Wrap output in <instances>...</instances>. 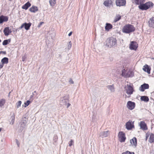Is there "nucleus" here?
I'll list each match as a JSON object with an SVG mask.
<instances>
[{"instance_id":"43","label":"nucleus","mask_w":154,"mask_h":154,"mask_svg":"<svg viewBox=\"0 0 154 154\" xmlns=\"http://www.w3.org/2000/svg\"><path fill=\"white\" fill-rule=\"evenodd\" d=\"M72 34V32H70L68 34L69 36H70Z\"/></svg>"},{"instance_id":"34","label":"nucleus","mask_w":154,"mask_h":154,"mask_svg":"<svg viewBox=\"0 0 154 154\" xmlns=\"http://www.w3.org/2000/svg\"><path fill=\"white\" fill-rule=\"evenodd\" d=\"M122 154H135L134 152H131L128 151H127L125 152H123Z\"/></svg>"},{"instance_id":"21","label":"nucleus","mask_w":154,"mask_h":154,"mask_svg":"<svg viewBox=\"0 0 154 154\" xmlns=\"http://www.w3.org/2000/svg\"><path fill=\"white\" fill-rule=\"evenodd\" d=\"M31 6V4L29 2H28L26 3L22 6V8L23 9L26 10Z\"/></svg>"},{"instance_id":"15","label":"nucleus","mask_w":154,"mask_h":154,"mask_svg":"<svg viewBox=\"0 0 154 154\" xmlns=\"http://www.w3.org/2000/svg\"><path fill=\"white\" fill-rule=\"evenodd\" d=\"M11 32V29H9V27H5L3 31L5 35L6 36L8 35Z\"/></svg>"},{"instance_id":"44","label":"nucleus","mask_w":154,"mask_h":154,"mask_svg":"<svg viewBox=\"0 0 154 154\" xmlns=\"http://www.w3.org/2000/svg\"><path fill=\"white\" fill-rule=\"evenodd\" d=\"M70 105V104L69 103H68L67 105V107L68 108Z\"/></svg>"},{"instance_id":"36","label":"nucleus","mask_w":154,"mask_h":154,"mask_svg":"<svg viewBox=\"0 0 154 154\" xmlns=\"http://www.w3.org/2000/svg\"><path fill=\"white\" fill-rule=\"evenodd\" d=\"M30 103V102L29 100L27 101L26 102L24 103V104L25 105V107H26V106H28Z\"/></svg>"},{"instance_id":"38","label":"nucleus","mask_w":154,"mask_h":154,"mask_svg":"<svg viewBox=\"0 0 154 154\" xmlns=\"http://www.w3.org/2000/svg\"><path fill=\"white\" fill-rule=\"evenodd\" d=\"M26 55H24L22 57V61H24L26 59Z\"/></svg>"},{"instance_id":"25","label":"nucleus","mask_w":154,"mask_h":154,"mask_svg":"<svg viewBox=\"0 0 154 154\" xmlns=\"http://www.w3.org/2000/svg\"><path fill=\"white\" fill-rule=\"evenodd\" d=\"M2 63L4 65L5 64H7L8 63V59L7 57H5L1 60Z\"/></svg>"},{"instance_id":"24","label":"nucleus","mask_w":154,"mask_h":154,"mask_svg":"<svg viewBox=\"0 0 154 154\" xmlns=\"http://www.w3.org/2000/svg\"><path fill=\"white\" fill-rule=\"evenodd\" d=\"M149 142L150 143L154 142V134L152 133L150 134L149 138Z\"/></svg>"},{"instance_id":"14","label":"nucleus","mask_w":154,"mask_h":154,"mask_svg":"<svg viewBox=\"0 0 154 154\" xmlns=\"http://www.w3.org/2000/svg\"><path fill=\"white\" fill-rule=\"evenodd\" d=\"M143 69L144 71L147 72L148 74H150L151 69L148 65L146 64L144 66L143 68Z\"/></svg>"},{"instance_id":"31","label":"nucleus","mask_w":154,"mask_h":154,"mask_svg":"<svg viewBox=\"0 0 154 154\" xmlns=\"http://www.w3.org/2000/svg\"><path fill=\"white\" fill-rule=\"evenodd\" d=\"M125 72L126 71L125 70V69H124L123 70H122V75L123 76H124L125 77H129L128 76V75L125 73Z\"/></svg>"},{"instance_id":"18","label":"nucleus","mask_w":154,"mask_h":154,"mask_svg":"<svg viewBox=\"0 0 154 154\" xmlns=\"http://www.w3.org/2000/svg\"><path fill=\"white\" fill-rule=\"evenodd\" d=\"M112 0H106L104 3V5L106 7H109L112 5Z\"/></svg>"},{"instance_id":"32","label":"nucleus","mask_w":154,"mask_h":154,"mask_svg":"<svg viewBox=\"0 0 154 154\" xmlns=\"http://www.w3.org/2000/svg\"><path fill=\"white\" fill-rule=\"evenodd\" d=\"M108 88L110 89L111 91H114V87L112 85H108L107 86Z\"/></svg>"},{"instance_id":"39","label":"nucleus","mask_w":154,"mask_h":154,"mask_svg":"<svg viewBox=\"0 0 154 154\" xmlns=\"http://www.w3.org/2000/svg\"><path fill=\"white\" fill-rule=\"evenodd\" d=\"M44 23V22H40L39 23V24H38V27H40L41 25L43 24Z\"/></svg>"},{"instance_id":"3","label":"nucleus","mask_w":154,"mask_h":154,"mask_svg":"<svg viewBox=\"0 0 154 154\" xmlns=\"http://www.w3.org/2000/svg\"><path fill=\"white\" fill-rule=\"evenodd\" d=\"M153 4L152 2H148L145 4H142L138 6L139 8L142 10H146L152 7Z\"/></svg>"},{"instance_id":"29","label":"nucleus","mask_w":154,"mask_h":154,"mask_svg":"<svg viewBox=\"0 0 154 154\" xmlns=\"http://www.w3.org/2000/svg\"><path fill=\"white\" fill-rule=\"evenodd\" d=\"M6 101L5 99L2 98L0 100V107L3 106L5 103Z\"/></svg>"},{"instance_id":"37","label":"nucleus","mask_w":154,"mask_h":154,"mask_svg":"<svg viewBox=\"0 0 154 154\" xmlns=\"http://www.w3.org/2000/svg\"><path fill=\"white\" fill-rule=\"evenodd\" d=\"M73 143V141L72 140H71L69 142V145L70 146H71L72 145Z\"/></svg>"},{"instance_id":"16","label":"nucleus","mask_w":154,"mask_h":154,"mask_svg":"<svg viewBox=\"0 0 154 154\" xmlns=\"http://www.w3.org/2000/svg\"><path fill=\"white\" fill-rule=\"evenodd\" d=\"M8 17L2 15L0 17V23H2L4 22L7 21L8 20Z\"/></svg>"},{"instance_id":"23","label":"nucleus","mask_w":154,"mask_h":154,"mask_svg":"<svg viewBox=\"0 0 154 154\" xmlns=\"http://www.w3.org/2000/svg\"><path fill=\"white\" fill-rule=\"evenodd\" d=\"M146 0H134V2L136 5H140L143 3Z\"/></svg>"},{"instance_id":"6","label":"nucleus","mask_w":154,"mask_h":154,"mask_svg":"<svg viewBox=\"0 0 154 154\" xmlns=\"http://www.w3.org/2000/svg\"><path fill=\"white\" fill-rule=\"evenodd\" d=\"M126 128L128 130H130L134 128V122L129 121L125 125Z\"/></svg>"},{"instance_id":"1","label":"nucleus","mask_w":154,"mask_h":154,"mask_svg":"<svg viewBox=\"0 0 154 154\" xmlns=\"http://www.w3.org/2000/svg\"><path fill=\"white\" fill-rule=\"evenodd\" d=\"M106 45L109 48H111L115 45L117 43V40L115 38L111 37L107 38L106 40Z\"/></svg>"},{"instance_id":"19","label":"nucleus","mask_w":154,"mask_h":154,"mask_svg":"<svg viewBox=\"0 0 154 154\" xmlns=\"http://www.w3.org/2000/svg\"><path fill=\"white\" fill-rule=\"evenodd\" d=\"M29 10L31 12L35 13L38 10L37 7L32 6L29 9Z\"/></svg>"},{"instance_id":"20","label":"nucleus","mask_w":154,"mask_h":154,"mask_svg":"<svg viewBox=\"0 0 154 154\" xmlns=\"http://www.w3.org/2000/svg\"><path fill=\"white\" fill-rule=\"evenodd\" d=\"M109 134V131H103L100 133V136L102 138L106 137L108 136Z\"/></svg>"},{"instance_id":"41","label":"nucleus","mask_w":154,"mask_h":154,"mask_svg":"<svg viewBox=\"0 0 154 154\" xmlns=\"http://www.w3.org/2000/svg\"><path fill=\"white\" fill-rule=\"evenodd\" d=\"M69 82L71 84H73L74 83L73 81L71 79V80L69 81Z\"/></svg>"},{"instance_id":"30","label":"nucleus","mask_w":154,"mask_h":154,"mask_svg":"<svg viewBox=\"0 0 154 154\" xmlns=\"http://www.w3.org/2000/svg\"><path fill=\"white\" fill-rule=\"evenodd\" d=\"M11 41V39H9L7 40H4L2 42V45H7Z\"/></svg>"},{"instance_id":"8","label":"nucleus","mask_w":154,"mask_h":154,"mask_svg":"<svg viewBox=\"0 0 154 154\" xmlns=\"http://www.w3.org/2000/svg\"><path fill=\"white\" fill-rule=\"evenodd\" d=\"M116 6H125L126 4V0H116Z\"/></svg>"},{"instance_id":"12","label":"nucleus","mask_w":154,"mask_h":154,"mask_svg":"<svg viewBox=\"0 0 154 154\" xmlns=\"http://www.w3.org/2000/svg\"><path fill=\"white\" fill-rule=\"evenodd\" d=\"M140 125L141 129L144 131L147 130L148 129L147 125L144 122L141 121Z\"/></svg>"},{"instance_id":"47","label":"nucleus","mask_w":154,"mask_h":154,"mask_svg":"<svg viewBox=\"0 0 154 154\" xmlns=\"http://www.w3.org/2000/svg\"><path fill=\"white\" fill-rule=\"evenodd\" d=\"M1 40L0 39V42H1Z\"/></svg>"},{"instance_id":"11","label":"nucleus","mask_w":154,"mask_h":154,"mask_svg":"<svg viewBox=\"0 0 154 154\" xmlns=\"http://www.w3.org/2000/svg\"><path fill=\"white\" fill-rule=\"evenodd\" d=\"M31 25L32 23H24L22 24L20 28V29H22L23 27H24V28L26 30H28L30 28Z\"/></svg>"},{"instance_id":"45","label":"nucleus","mask_w":154,"mask_h":154,"mask_svg":"<svg viewBox=\"0 0 154 154\" xmlns=\"http://www.w3.org/2000/svg\"><path fill=\"white\" fill-rule=\"evenodd\" d=\"M1 130H2V128H0V132L1 131Z\"/></svg>"},{"instance_id":"35","label":"nucleus","mask_w":154,"mask_h":154,"mask_svg":"<svg viewBox=\"0 0 154 154\" xmlns=\"http://www.w3.org/2000/svg\"><path fill=\"white\" fill-rule=\"evenodd\" d=\"M21 103L22 102L20 101H19L17 103H16V105L17 108H19L20 106Z\"/></svg>"},{"instance_id":"13","label":"nucleus","mask_w":154,"mask_h":154,"mask_svg":"<svg viewBox=\"0 0 154 154\" xmlns=\"http://www.w3.org/2000/svg\"><path fill=\"white\" fill-rule=\"evenodd\" d=\"M148 25L150 27L154 28V17L150 18L148 21Z\"/></svg>"},{"instance_id":"2","label":"nucleus","mask_w":154,"mask_h":154,"mask_svg":"<svg viewBox=\"0 0 154 154\" xmlns=\"http://www.w3.org/2000/svg\"><path fill=\"white\" fill-rule=\"evenodd\" d=\"M135 28L131 24H128L124 26L122 29V31L126 33H129L134 32Z\"/></svg>"},{"instance_id":"17","label":"nucleus","mask_w":154,"mask_h":154,"mask_svg":"<svg viewBox=\"0 0 154 154\" xmlns=\"http://www.w3.org/2000/svg\"><path fill=\"white\" fill-rule=\"evenodd\" d=\"M130 142L132 146H134L136 147L137 146V139L134 137L130 140Z\"/></svg>"},{"instance_id":"5","label":"nucleus","mask_w":154,"mask_h":154,"mask_svg":"<svg viewBox=\"0 0 154 154\" xmlns=\"http://www.w3.org/2000/svg\"><path fill=\"white\" fill-rule=\"evenodd\" d=\"M138 47V44L136 42L132 41L129 45V48L131 50H136Z\"/></svg>"},{"instance_id":"42","label":"nucleus","mask_w":154,"mask_h":154,"mask_svg":"<svg viewBox=\"0 0 154 154\" xmlns=\"http://www.w3.org/2000/svg\"><path fill=\"white\" fill-rule=\"evenodd\" d=\"M71 45H72V44H71V42L70 41L69 42V46L70 47V48L71 47Z\"/></svg>"},{"instance_id":"40","label":"nucleus","mask_w":154,"mask_h":154,"mask_svg":"<svg viewBox=\"0 0 154 154\" xmlns=\"http://www.w3.org/2000/svg\"><path fill=\"white\" fill-rule=\"evenodd\" d=\"M4 66V64L2 63H0V69L2 68Z\"/></svg>"},{"instance_id":"26","label":"nucleus","mask_w":154,"mask_h":154,"mask_svg":"<svg viewBox=\"0 0 154 154\" xmlns=\"http://www.w3.org/2000/svg\"><path fill=\"white\" fill-rule=\"evenodd\" d=\"M140 100L142 101L145 102H148L149 100V99L147 96H142L141 97Z\"/></svg>"},{"instance_id":"10","label":"nucleus","mask_w":154,"mask_h":154,"mask_svg":"<svg viewBox=\"0 0 154 154\" xmlns=\"http://www.w3.org/2000/svg\"><path fill=\"white\" fill-rule=\"evenodd\" d=\"M149 88V86L148 84L144 83L141 85L139 88L140 91L142 92L144 91L145 90L148 89Z\"/></svg>"},{"instance_id":"7","label":"nucleus","mask_w":154,"mask_h":154,"mask_svg":"<svg viewBox=\"0 0 154 154\" xmlns=\"http://www.w3.org/2000/svg\"><path fill=\"white\" fill-rule=\"evenodd\" d=\"M126 93L128 94H131L134 91L133 88L131 85H127V87L125 88Z\"/></svg>"},{"instance_id":"4","label":"nucleus","mask_w":154,"mask_h":154,"mask_svg":"<svg viewBox=\"0 0 154 154\" xmlns=\"http://www.w3.org/2000/svg\"><path fill=\"white\" fill-rule=\"evenodd\" d=\"M118 137L119 140L120 142L122 143L125 142L126 137H125V134L123 132H119L118 134Z\"/></svg>"},{"instance_id":"22","label":"nucleus","mask_w":154,"mask_h":154,"mask_svg":"<svg viewBox=\"0 0 154 154\" xmlns=\"http://www.w3.org/2000/svg\"><path fill=\"white\" fill-rule=\"evenodd\" d=\"M112 24L107 23L105 27V29L106 30L109 31V30L112 29Z\"/></svg>"},{"instance_id":"28","label":"nucleus","mask_w":154,"mask_h":154,"mask_svg":"<svg viewBox=\"0 0 154 154\" xmlns=\"http://www.w3.org/2000/svg\"><path fill=\"white\" fill-rule=\"evenodd\" d=\"M121 19V16L120 15H117L116 16L114 20V22H116Z\"/></svg>"},{"instance_id":"33","label":"nucleus","mask_w":154,"mask_h":154,"mask_svg":"<svg viewBox=\"0 0 154 154\" xmlns=\"http://www.w3.org/2000/svg\"><path fill=\"white\" fill-rule=\"evenodd\" d=\"M11 121L10 122V124L11 125H13L14 122L15 117L14 116H12L11 118Z\"/></svg>"},{"instance_id":"27","label":"nucleus","mask_w":154,"mask_h":154,"mask_svg":"<svg viewBox=\"0 0 154 154\" xmlns=\"http://www.w3.org/2000/svg\"><path fill=\"white\" fill-rule=\"evenodd\" d=\"M49 2L51 6L54 7L56 3V0H49Z\"/></svg>"},{"instance_id":"9","label":"nucleus","mask_w":154,"mask_h":154,"mask_svg":"<svg viewBox=\"0 0 154 154\" xmlns=\"http://www.w3.org/2000/svg\"><path fill=\"white\" fill-rule=\"evenodd\" d=\"M135 104L134 102L131 101H128L127 102V106L130 110L133 109L135 107Z\"/></svg>"},{"instance_id":"46","label":"nucleus","mask_w":154,"mask_h":154,"mask_svg":"<svg viewBox=\"0 0 154 154\" xmlns=\"http://www.w3.org/2000/svg\"><path fill=\"white\" fill-rule=\"evenodd\" d=\"M147 136H149V135H148V136H146V138H147Z\"/></svg>"}]
</instances>
